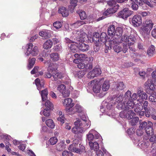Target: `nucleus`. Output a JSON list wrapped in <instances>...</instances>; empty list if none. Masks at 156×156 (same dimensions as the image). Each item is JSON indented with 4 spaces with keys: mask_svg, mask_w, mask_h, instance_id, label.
<instances>
[{
    "mask_svg": "<svg viewBox=\"0 0 156 156\" xmlns=\"http://www.w3.org/2000/svg\"><path fill=\"white\" fill-rule=\"evenodd\" d=\"M136 39L134 37L132 36H128L124 35L121 39L116 38L113 39L111 41L110 43L111 44L114 45L115 44H119L123 42V48L122 50L124 53H126L129 48L131 50V47L129 46L133 45Z\"/></svg>",
    "mask_w": 156,
    "mask_h": 156,
    "instance_id": "1",
    "label": "nucleus"
},
{
    "mask_svg": "<svg viewBox=\"0 0 156 156\" xmlns=\"http://www.w3.org/2000/svg\"><path fill=\"white\" fill-rule=\"evenodd\" d=\"M75 126L72 129V132L75 134L82 133L89 128L90 125V122L87 120L85 117L82 116L80 119H77L76 121L74 122Z\"/></svg>",
    "mask_w": 156,
    "mask_h": 156,
    "instance_id": "2",
    "label": "nucleus"
},
{
    "mask_svg": "<svg viewBox=\"0 0 156 156\" xmlns=\"http://www.w3.org/2000/svg\"><path fill=\"white\" fill-rule=\"evenodd\" d=\"M73 34L76 37L75 43L77 45V48L83 51H87L89 48V46L83 42L87 37V34L82 30H75L73 31Z\"/></svg>",
    "mask_w": 156,
    "mask_h": 156,
    "instance_id": "3",
    "label": "nucleus"
},
{
    "mask_svg": "<svg viewBox=\"0 0 156 156\" xmlns=\"http://www.w3.org/2000/svg\"><path fill=\"white\" fill-rule=\"evenodd\" d=\"M153 23L151 20H147L144 26L140 30V33L144 36L147 34L149 31L153 27Z\"/></svg>",
    "mask_w": 156,
    "mask_h": 156,
    "instance_id": "4",
    "label": "nucleus"
},
{
    "mask_svg": "<svg viewBox=\"0 0 156 156\" xmlns=\"http://www.w3.org/2000/svg\"><path fill=\"white\" fill-rule=\"evenodd\" d=\"M104 79L102 78L99 81L94 80L88 83V85L92 87L94 93H98L101 91V86L100 82L103 81Z\"/></svg>",
    "mask_w": 156,
    "mask_h": 156,
    "instance_id": "5",
    "label": "nucleus"
},
{
    "mask_svg": "<svg viewBox=\"0 0 156 156\" xmlns=\"http://www.w3.org/2000/svg\"><path fill=\"white\" fill-rule=\"evenodd\" d=\"M33 44L31 43L27 44V51L25 53V55L27 56H28L30 54L33 56L38 55L39 50L37 46H35L33 48Z\"/></svg>",
    "mask_w": 156,
    "mask_h": 156,
    "instance_id": "6",
    "label": "nucleus"
},
{
    "mask_svg": "<svg viewBox=\"0 0 156 156\" xmlns=\"http://www.w3.org/2000/svg\"><path fill=\"white\" fill-rule=\"evenodd\" d=\"M133 13V11L129 10L128 8H125L119 12L118 14V16L124 20H126L127 18Z\"/></svg>",
    "mask_w": 156,
    "mask_h": 156,
    "instance_id": "7",
    "label": "nucleus"
},
{
    "mask_svg": "<svg viewBox=\"0 0 156 156\" xmlns=\"http://www.w3.org/2000/svg\"><path fill=\"white\" fill-rule=\"evenodd\" d=\"M57 68L58 65L56 63L49 65L47 71L45 73V77L48 78H51L52 76V73L55 72V70L57 69Z\"/></svg>",
    "mask_w": 156,
    "mask_h": 156,
    "instance_id": "8",
    "label": "nucleus"
},
{
    "mask_svg": "<svg viewBox=\"0 0 156 156\" xmlns=\"http://www.w3.org/2000/svg\"><path fill=\"white\" fill-rule=\"evenodd\" d=\"M72 101L70 98H67L64 99L63 104L66 107L65 110L67 112H71L73 110L72 107L74 106V103H72Z\"/></svg>",
    "mask_w": 156,
    "mask_h": 156,
    "instance_id": "9",
    "label": "nucleus"
},
{
    "mask_svg": "<svg viewBox=\"0 0 156 156\" xmlns=\"http://www.w3.org/2000/svg\"><path fill=\"white\" fill-rule=\"evenodd\" d=\"M122 96L120 95L116 98L115 99V104H117V107L118 109H124L125 108V103L124 100L123 99Z\"/></svg>",
    "mask_w": 156,
    "mask_h": 156,
    "instance_id": "10",
    "label": "nucleus"
},
{
    "mask_svg": "<svg viewBox=\"0 0 156 156\" xmlns=\"http://www.w3.org/2000/svg\"><path fill=\"white\" fill-rule=\"evenodd\" d=\"M132 23L133 25L135 27L139 26L142 23L141 17L137 15H134L132 19Z\"/></svg>",
    "mask_w": 156,
    "mask_h": 156,
    "instance_id": "11",
    "label": "nucleus"
},
{
    "mask_svg": "<svg viewBox=\"0 0 156 156\" xmlns=\"http://www.w3.org/2000/svg\"><path fill=\"white\" fill-rule=\"evenodd\" d=\"M69 150L72 152L80 154L84 151L85 147L83 146L80 144L79 148H77L74 147L73 144H72L69 147Z\"/></svg>",
    "mask_w": 156,
    "mask_h": 156,
    "instance_id": "12",
    "label": "nucleus"
},
{
    "mask_svg": "<svg viewBox=\"0 0 156 156\" xmlns=\"http://www.w3.org/2000/svg\"><path fill=\"white\" fill-rule=\"evenodd\" d=\"M144 86L146 89L153 90L155 89L154 86V80L151 78L149 79L145 83Z\"/></svg>",
    "mask_w": 156,
    "mask_h": 156,
    "instance_id": "13",
    "label": "nucleus"
},
{
    "mask_svg": "<svg viewBox=\"0 0 156 156\" xmlns=\"http://www.w3.org/2000/svg\"><path fill=\"white\" fill-rule=\"evenodd\" d=\"M125 86L122 82L119 81L115 83L114 87L115 90L118 91L123 90L125 88Z\"/></svg>",
    "mask_w": 156,
    "mask_h": 156,
    "instance_id": "14",
    "label": "nucleus"
},
{
    "mask_svg": "<svg viewBox=\"0 0 156 156\" xmlns=\"http://www.w3.org/2000/svg\"><path fill=\"white\" fill-rule=\"evenodd\" d=\"M123 30L122 28L120 27H117L115 30V34L113 39L116 38L120 39V37L122 36Z\"/></svg>",
    "mask_w": 156,
    "mask_h": 156,
    "instance_id": "15",
    "label": "nucleus"
},
{
    "mask_svg": "<svg viewBox=\"0 0 156 156\" xmlns=\"http://www.w3.org/2000/svg\"><path fill=\"white\" fill-rule=\"evenodd\" d=\"M118 7L119 6L117 5L114 7H111L108 9L104 12L103 15L104 16H108L109 14L115 13L117 11V9L116 8V7L118 8Z\"/></svg>",
    "mask_w": 156,
    "mask_h": 156,
    "instance_id": "16",
    "label": "nucleus"
},
{
    "mask_svg": "<svg viewBox=\"0 0 156 156\" xmlns=\"http://www.w3.org/2000/svg\"><path fill=\"white\" fill-rule=\"evenodd\" d=\"M35 83L37 86V89L40 90L44 88V81L43 80H41L37 78L35 80Z\"/></svg>",
    "mask_w": 156,
    "mask_h": 156,
    "instance_id": "17",
    "label": "nucleus"
},
{
    "mask_svg": "<svg viewBox=\"0 0 156 156\" xmlns=\"http://www.w3.org/2000/svg\"><path fill=\"white\" fill-rule=\"evenodd\" d=\"M112 40H110L109 43L110 44V45L109 46H108V50H110L112 48V45H114L113 46V48L114 51L117 53L119 52L122 51L121 47L117 45L118 44H111L110 43V41Z\"/></svg>",
    "mask_w": 156,
    "mask_h": 156,
    "instance_id": "18",
    "label": "nucleus"
},
{
    "mask_svg": "<svg viewBox=\"0 0 156 156\" xmlns=\"http://www.w3.org/2000/svg\"><path fill=\"white\" fill-rule=\"evenodd\" d=\"M59 13L62 14L63 17H66L68 16V10L64 7L62 6L59 8L58 10Z\"/></svg>",
    "mask_w": 156,
    "mask_h": 156,
    "instance_id": "19",
    "label": "nucleus"
},
{
    "mask_svg": "<svg viewBox=\"0 0 156 156\" xmlns=\"http://www.w3.org/2000/svg\"><path fill=\"white\" fill-rule=\"evenodd\" d=\"M148 123L150 126L146 128L145 131L148 136L152 135L153 134V129L151 127V126L153 125V124L150 121H148Z\"/></svg>",
    "mask_w": 156,
    "mask_h": 156,
    "instance_id": "20",
    "label": "nucleus"
},
{
    "mask_svg": "<svg viewBox=\"0 0 156 156\" xmlns=\"http://www.w3.org/2000/svg\"><path fill=\"white\" fill-rule=\"evenodd\" d=\"M115 26L113 24L109 26L108 29V34L111 36H114L115 31Z\"/></svg>",
    "mask_w": 156,
    "mask_h": 156,
    "instance_id": "21",
    "label": "nucleus"
},
{
    "mask_svg": "<svg viewBox=\"0 0 156 156\" xmlns=\"http://www.w3.org/2000/svg\"><path fill=\"white\" fill-rule=\"evenodd\" d=\"M53 45V42L51 40H47L43 44V47L44 49H48L51 48Z\"/></svg>",
    "mask_w": 156,
    "mask_h": 156,
    "instance_id": "22",
    "label": "nucleus"
},
{
    "mask_svg": "<svg viewBox=\"0 0 156 156\" xmlns=\"http://www.w3.org/2000/svg\"><path fill=\"white\" fill-rule=\"evenodd\" d=\"M99 34L98 33L95 32L93 34L92 41L95 44H99Z\"/></svg>",
    "mask_w": 156,
    "mask_h": 156,
    "instance_id": "23",
    "label": "nucleus"
},
{
    "mask_svg": "<svg viewBox=\"0 0 156 156\" xmlns=\"http://www.w3.org/2000/svg\"><path fill=\"white\" fill-rule=\"evenodd\" d=\"M85 23H86L84 21L78 20L75 23L70 24V26L72 28H77L81 25Z\"/></svg>",
    "mask_w": 156,
    "mask_h": 156,
    "instance_id": "24",
    "label": "nucleus"
},
{
    "mask_svg": "<svg viewBox=\"0 0 156 156\" xmlns=\"http://www.w3.org/2000/svg\"><path fill=\"white\" fill-rule=\"evenodd\" d=\"M89 144L91 149H94V151H97L99 148V144L97 142L93 143L92 142H89Z\"/></svg>",
    "mask_w": 156,
    "mask_h": 156,
    "instance_id": "25",
    "label": "nucleus"
},
{
    "mask_svg": "<svg viewBox=\"0 0 156 156\" xmlns=\"http://www.w3.org/2000/svg\"><path fill=\"white\" fill-rule=\"evenodd\" d=\"M125 112L126 113V118L129 119H132L133 117L135 115V114L133 111L131 110H129L127 112L125 110Z\"/></svg>",
    "mask_w": 156,
    "mask_h": 156,
    "instance_id": "26",
    "label": "nucleus"
},
{
    "mask_svg": "<svg viewBox=\"0 0 156 156\" xmlns=\"http://www.w3.org/2000/svg\"><path fill=\"white\" fill-rule=\"evenodd\" d=\"M110 84L108 80H105L103 83L102 86V90L103 91H106L109 89Z\"/></svg>",
    "mask_w": 156,
    "mask_h": 156,
    "instance_id": "27",
    "label": "nucleus"
},
{
    "mask_svg": "<svg viewBox=\"0 0 156 156\" xmlns=\"http://www.w3.org/2000/svg\"><path fill=\"white\" fill-rule=\"evenodd\" d=\"M155 53V47L151 45L149 47L147 51V54L150 56H152Z\"/></svg>",
    "mask_w": 156,
    "mask_h": 156,
    "instance_id": "28",
    "label": "nucleus"
},
{
    "mask_svg": "<svg viewBox=\"0 0 156 156\" xmlns=\"http://www.w3.org/2000/svg\"><path fill=\"white\" fill-rule=\"evenodd\" d=\"M39 67L37 66H36L31 71V73L32 74H36L37 75H42L43 74V72L41 71L39 72Z\"/></svg>",
    "mask_w": 156,
    "mask_h": 156,
    "instance_id": "29",
    "label": "nucleus"
},
{
    "mask_svg": "<svg viewBox=\"0 0 156 156\" xmlns=\"http://www.w3.org/2000/svg\"><path fill=\"white\" fill-rule=\"evenodd\" d=\"M134 106V104L133 101L130 100L128 101L126 103V105H125V108L123 109L126 110H127L128 108L131 109L133 108Z\"/></svg>",
    "mask_w": 156,
    "mask_h": 156,
    "instance_id": "30",
    "label": "nucleus"
},
{
    "mask_svg": "<svg viewBox=\"0 0 156 156\" xmlns=\"http://www.w3.org/2000/svg\"><path fill=\"white\" fill-rule=\"evenodd\" d=\"M48 94V91L47 89H45L41 91V95L42 101H44L47 99Z\"/></svg>",
    "mask_w": 156,
    "mask_h": 156,
    "instance_id": "31",
    "label": "nucleus"
},
{
    "mask_svg": "<svg viewBox=\"0 0 156 156\" xmlns=\"http://www.w3.org/2000/svg\"><path fill=\"white\" fill-rule=\"evenodd\" d=\"M45 123L47 126L50 128L53 129L55 127V123L52 119H50L47 120Z\"/></svg>",
    "mask_w": 156,
    "mask_h": 156,
    "instance_id": "32",
    "label": "nucleus"
},
{
    "mask_svg": "<svg viewBox=\"0 0 156 156\" xmlns=\"http://www.w3.org/2000/svg\"><path fill=\"white\" fill-rule=\"evenodd\" d=\"M149 100L153 104H156V93H154L151 94L149 97Z\"/></svg>",
    "mask_w": 156,
    "mask_h": 156,
    "instance_id": "33",
    "label": "nucleus"
},
{
    "mask_svg": "<svg viewBox=\"0 0 156 156\" xmlns=\"http://www.w3.org/2000/svg\"><path fill=\"white\" fill-rule=\"evenodd\" d=\"M94 130L91 129L90 131L88 134H87V139L89 141L93 140L94 138Z\"/></svg>",
    "mask_w": 156,
    "mask_h": 156,
    "instance_id": "34",
    "label": "nucleus"
},
{
    "mask_svg": "<svg viewBox=\"0 0 156 156\" xmlns=\"http://www.w3.org/2000/svg\"><path fill=\"white\" fill-rule=\"evenodd\" d=\"M75 40L76 39H74L73 42L72 44H71L70 46H69L70 50L73 52L76 51L77 48V45L75 42Z\"/></svg>",
    "mask_w": 156,
    "mask_h": 156,
    "instance_id": "35",
    "label": "nucleus"
},
{
    "mask_svg": "<svg viewBox=\"0 0 156 156\" xmlns=\"http://www.w3.org/2000/svg\"><path fill=\"white\" fill-rule=\"evenodd\" d=\"M49 31L47 30H44L40 32L39 33L40 36L46 38L48 37Z\"/></svg>",
    "mask_w": 156,
    "mask_h": 156,
    "instance_id": "36",
    "label": "nucleus"
},
{
    "mask_svg": "<svg viewBox=\"0 0 156 156\" xmlns=\"http://www.w3.org/2000/svg\"><path fill=\"white\" fill-rule=\"evenodd\" d=\"M85 74V72L84 70L79 71L75 72V76L78 78H81L84 76Z\"/></svg>",
    "mask_w": 156,
    "mask_h": 156,
    "instance_id": "37",
    "label": "nucleus"
},
{
    "mask_svg": "<svg viewBox=\"0 0 156 156\" xmlns=\"http://www.w3.org/2000/svg\"><path fill=\"white\" fill-rule=\"evenodd\" d=\"M56 148L58 151H61L64 148V141H62L58 144L57 145Z\"/></svg>",
    "mask_w": 156,
    "mask_h": 156,
    "instance_id": "38",
    "label": "nucleus"
},
{
    "mask_svg": "<svg viewBox=\"0 0 156 156\" xmlns=\"http://www.w3.org/2000/svg\"><path fill=\"white\" fill-rule=\"evenodd\" d=\"M77 13L79 14L81 20H84L86 17V15L85 12L82 10H79L77 11Z\"/></svg>",
    "mask_w": 156,
    "mask_h": 156,
    "instance_id": "39",
    "label": "nucleus"
},
{
    "mask_svg": "<svg viewBox=\"0 0 156 156\" xmlns=\"http://www.w3.org/2000/svg\"><path fill=\"white\" fill-rule=\"evenodd\" d=\"M50 57L52 60L54 61H56L59 59V55L57 53H51L50 55Z\"/></svg>",
    "mask_w": 156,
    "mask_h": 156,
    "instance_id": "40",
    "label": "nucleus"
},
{
    "mask_svg": "<svg viewBox=\"0 0 156 156\" xmlns=\"http://www.w3.org/2000/svg\"><path fill=\"white\" fill-rule=\"evenodd\" d=\"M131 92L129 90H128L125 93L124 96L123 98V99L125 101L129 100V99L131 97Z\"/></svg>",
    "mask_w": 156,
    "mask_h": 156,
    "instance_id": "41",
    "label": "nucleus"
},
{
    "mask_svg": "<svg viewBox=\"0 0 156 156\" xmlns=\"http://www.w3.org/2000/svg\"><path fill=\"white\" fill-rule=\"evenodd\" d=\"M77 0H70V3L71 5L69 6V9L70 10H71L70 8H72V11H73L77 5Z\"/></svg>",
    "mask_w": 156,
    "mask_h": 156,
    "instance_id": "42",
    "label": "nucleus"
},
{
    "mask_svg": "<svg viewBox=\"0 0 156 156\" xmlns=\"http://www.w3.org/2000/svg\"><path fill=\"white\" fill-rule=\"evenodd\" d=\"M45 106L47 108V109L51 110L53 108V104L49 100L46 101L45 103Z\"/></svg>",
    "mask_w": 156,
    "mask_h": 156,
    "instance_id": "43",
    "label": "nucleus"
},
{
    "mask_svg": "<svg viewBox=\"0 0 156 156\" xmlns=\"http://www.w3.org/2000/svg\"><path fill=\"white\" fill-rule=\"evenodd\" d=\"M143 109V106L141 105H140L139 104H137L135 106L134 108V111L135 112L138 113L140 111H141Z\"/></svg>",
    "mask_w": 156,
    "mask_h": 156,
    "instance_id": "44",
    "label": "nucleus"
},
{
    "mask_svg": "<svg viewBox=\"0 0 156 156\" xmlns=\"http://www.w3.org/2000/svg\"><path fill=\"white\" fill-rule=\"evenodd\" d=\"M35 60L36 59L35 58H33L29 60V63L28 66V68L29 69L33 67L35 63Z\"/></svg>",
    "mask_w": 156,
    "mask_h": 156,
    "instance_id": "45",
    "label": "nucleus"
},
{
    "mask_svg": "<svg viewBox=\"0 0 156 156\" xmlns=\"http://www.w3.org/2000/svg\"><path fill=\"white\" fill-rule=\"evenodd\" d=\"M58 139L55 137H53L51 138L49 140V144L51 145L55 144L58 141Z\"/></svg>",
    "mask_w": 156,
    "mask_h": 156,
    "instance_id": "46",
    "label": "nucleus"
},
{
    "mask_svg": "<svg viewBox=\"0 0 156 156\" xmlns=\"http://www.w3.org/2000/svg\"><path fill=\"white\" fill-rule=\"evenodd\" d=\"M51 75L54 80H56L58 77L60 78H61V76L59 73L56 72V70H55V72H53Z\"/></svg>",
    "mask_w": 156,
    "mask_h": 156,
    "instance_id": "47",
    "label": "nucleus"
},
{
    "mask_svg": "<svg viewBox=\"0 0 156 156\" xmlns=\"http://www.w3.org/2000/svg\"><path fill=\"white\" fill-rule=\"evenodd\" d=\"M50 109L45 108L43 111H41L40 112L41 115L42 114L45 116H48L50 115Z\"/></svg>",
    "mask_w": 156,
    "mask_h": 156,
    "instance_id": "48",
    "label": "nucleus"
},
{
    "mask_svg": "<svg viewBox=\"0 0 156 156\" xmlns=\"http://www.w3.org/2000/svg\"><path fill=\"white\" fill-rule=\"evenodd\" d=\"M148 127V126H147V123L146 122H144L140 123L139 128L140 129L144 130V131L146 128Z\"/></svg>",
    "mask_w": 156,
    "mask_h": 156,
    "instance_id": "49",
    "label": "nucleus"
},
{
    "mask_svg": "<svg viewBox=\"0 0 156 156\" xmlns=\"http://www.w3.org/2000/svg\"><path fill=\"white\" fill-rule=\"evenodd\" d=\"M95 72L94 69L90 72L87 74V77L88 78L92 79L94 78V77H96L95 74Z\"/></svg>",
    "mask_w": 156,
    "mask_h": 156,
    "instance_id": "50",
    "label": "nucleus"
},
{
    "mask_svg": "<svg viewBox=\"0 0 156 156\" xmlns=\"http://www.w3.org/2000/svg\"><path fill=\"white\" fill-rule=\"evenodd\" d=\"M75 108L76 111L78 112H81L83 110V108L79 104H76Z\"/></svg>",
    "mask_w": 156,
    "mask_h": 156,
    "instance_id": "51",
    "label": "nucleus"
},
{
    "mask_svg": "<svg viewBox=\"0 0 156 156\" xmlns=\"http://www.w3.org/2000/svg\"><path fill=\"white\" fill-rule=\"evenodd\" d=\"M152 108H149L145 110V115L146 117L149 118L151 117V112L152 111Z\"/></svg>",
    "mask_w": 156,
    "mask_h": 156,
    "instance_id": "52",
    "label": "nucleus"
},
{
    "mask_svg": "<svg viewBox=\"0 0 156 156\" xmlns=\"http://www.w3.org/2000/svg\"><path fill=\"white\" fill-rule=\"evenodd\" d=\"M94 70L95 72L96 76H97L100 75L101 73V71L100 68H94Z\"/></svg>",
    "mask_w": 156,
    "mask_h": 156,
    "instance_id": "53",
    "label": "nucleus"
},
{
    "mask_svg": "<svg viewBox=\"0 0 156 156\" xmlns=\"http://www.w3.org/2000/svg\"><path fill=\"white\" fill-rule=\"evenodd\" d=\"M53 25L54 27L56 28V29H58L61 28L62 24L61 22L56 21L53 23Z\"/></svg>",
    "mask_w": 156,
    "mask_h": 156,
    "instance_id": "54",
    "label": "nucleus"
},
{
    "mask_svg": "<svg viewBox=\"0 0 156 156\" xmlns=\"http://www.w3.org/2000/svg\"><path fill=\"white\" fill-rule=\"evenodd\" d=\"M66 89V86L64 84H60L57 87V90L61 93L63 91Z\"/></svg>",
    "mask_w": 156,
    "mask_h": 156,
    "instance_id": "55",
    "label": "nucleus"
},
{
    "mask_svg": "<svg viewBox=\"0 0 156 156\" xmlns=\"http://www.w3.org/2000/svg\"><path fill=\"white\" fill-rule=\"evenodd\" d=\"M62 95L64 97H68L69 95V91L68 90L65 89L63 91L61 92Z\"/></svg>",
    "mask_w": 156,
    "mask_h": 156,
    "instance_id": "56",
    "label": "nucleus"
},
{
    "mask_svg": "<svg viewBox=\"0 0 156 156\" xmlns=\"http://www.w3.org/2000/svg\"><path fill=\"white\" fill-rule=\"evenodd\" d=\"M94 139H99L101 140L102 138L100 135L95 130H94Z\"/></svg>",
    "mask_w": 156,
    "mask_h": 156,
    "instance_id": "57",
    "label": "nucleus"
},
{
    "mask_svg": "<svg viewBox=\"0 0 156 156\" xmlns=\"http://www.w3.org/2000/svg\"><path fill=\"white\" fill-rule=\"evenodd\" d=\"M152 111L151 116L154 120H156V111L153 108H152Z\"/></svg>",
    "mask_w": 156,
    "mask_h": 156,
    "instance_id": "58",
    "label": "nucleus"
},
{
    "mask_svg": "<svg viewBox=\"0 0 156 156\" xmlns=\"http://www.w3.org/2000/svg\"><path fill=\"white\" fill-rule=\"evenodd\" d=\"M117 2V0H109L108 2L107 3L109 5L112 6L116 4Z\"/></svg>",
    "mask_w": 156,
    "mask_h": 156,
    "instance_id": "59",
    "label": "nucleus"
},
{
    "mask_svg": "<svg viewBox=\"0 0 156 156\" xmlns=\"http://www.w3.org/2000/svg\"><path fill=\"white\" fill-rule=\"evenodd\" d=\"M144 131L141 129H140L139 128L136 132V134L137 136H140L143 134Z\"/></svg>",
    "mask_w": 156,
    "mask_h": 156,
    "instance_id": "60",
    "label": "nucleus"
},
{
    "mask_svg": "<svg viewBox=\"0 0 156 156\" xmlns=\"http://www.w3.org/2000/svg\"><path fill=\"white\" fill-rule=\"evenodd\" d=\"M62 156H72V154L70 151H63L62 153Z\"/></svg>",
    "mask_w": 156,
    "mask_h": 156,
    "instance_id": "61",
    "label": "nucleus"
},
{
    "mask_svg": "<svg viewBox=\"0 0 156 156\" xmlns=\"http://www.w3.org/2000/svg\"><path fill=\"white\" fill-rule=\"evenodd\" d=\"M138 13L140 14L143 17L149 15L150 12H138Z\"/></svg>",
    "mask_w": 156,
    "mask_h": 156,
    "instance_id": "62",
    "label": "nucleus"
},
{
    "mask_svg": "<svg viewBox=\"0 0 156 156\" xmlns=\"http://www.w3.org/2000/svg\"><path fill=\"white\" fill-rule=\"evenodd\" d=\"M148 101H145L143 103V108L144 110H146L148 109Z\"/></svg>",
    "mask_w": 156,
    "mask_h": 156,
    "instance_id": "63",
    "label": "nucleus"
},
{
    "mask_svg": "<svg viewBox=\"0 0 156 156\" xmlns=\"http://www.w3.org/2000/svg\"><path fill=\"white\" fill-rule=\"evenodd\" d=\"M77 66L78 68L80 69H83L84 68H86V65L83 63L80 62L78 64Z\"/></svg>",
    "mask_w": 156,
    "mask_h": 156,
    "instance_id": "64",
    "label": "nucleus"
}]
</instances>
